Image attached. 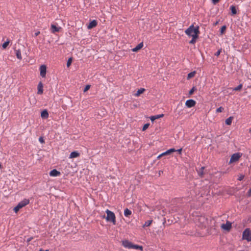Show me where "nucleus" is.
<instances>
[{"label":"nucleus","instance_id":"nucleus-2","mask_svg":"<svg viewBox=\"0 0 251 251\" xmlns=\"http://www.w3.org/2000/svg\"><path fill=\"white\" fill-rule=\"evenodd\" d=\"M107 214L106 217L103 215V218H105L106 221L112 223L114 225H116V216L114 212L107 209L105 211Z\"/></svg>","mask_w":251,"mask_h":251},{"label":"nucleus","instance_id":"nucleus-27","mask_svg":"<svg viewBox=\"0 0 251 251\" xmlns=\"http://www.w3.org/2000/svg\"><path fill=\"white\" fill-rule=\"evenodd\" d=\"M132 249L139 250L140 251H143V248L142 246H139L137 245H133V244L132 245Z\"/></svg>","mask_w":251,"mask_h":251},{"label":"nucleus","instance_id":"nucleus-30","mask_svg":"<svg viewBox=\"0 0 251 251\" xmlns=\"http://www.w3.org/2000/svg\"><path fill=\"white\" fill-rule=\"evenodd\" d=\"M242 87H243V85H242V84H241L239 85L237 87L234 88L233 90L235 91H239L242 88Z\"/></svg>","mask_w":251,"mask_h":251},{"label":"nucleus","instance_id":"nucleus-3","mask_svg":"<svg viewBox=\"0 0 251 251\" xmlns=\"http://www.w3.org/2000/svg\"><path fill=\"white\" fill-rule=\"evenodd\" d=\"M195 222L197 225L201 227H205L207 223V220L204 216H198L196 218Z\"/></svg>","mask_w":251,"mask_h":251},{"label":"nucleus","instance_id":"nucleus-16","mask_svg":"<svg viewBox=\"0 0 251 251\" xmlns=\"http://www.w3.org/2000/svg\"><path fill=\"white\" fill-rule=\"evenodd\" d=\"M176 151V150H175L174 148L170 149L167 150V151H166L165 152L162 153V155H163V156L169 155L171 153H172V152H175Z\"/></svg>","mask_w":251,"mask_h":251},{"label":"nucleus","instance_id":"nucleus-33","mask_svg":"<svg viewBox=\"0 0 251 251\" xmlns=\"http://www.w3.org/2000/svg\"><path fill=\"white\" fill-rule=\"evenodd\" d=\"M196 90L195 87H193L189 92V95H192Z\"/></svg>","mask_w":251,"mask_h":251},{"label":"nucleus","instance_id":"nucleus-34","mask_svg":"<svg viewBox=\"0 0 251 251\" xmlns=\"http://www.w3.org/2000/svg\"><path fill=\"white\" fill-rule=\"evenodd\" d=\"M223 110H224V108L223 107L221 106L216 109V112L217 113L222 112Z\"/></svg>","mask_w":251,"mask_h":251},{"label":"nucleus","instance_id":"nucleus-17","mask_svg":"<svg viewBox=\"0 0 251 251\" xmlns=\"http://www.w3.org/2000/svg\"><path fill=\"white\" fill-rule=\"evenodd\" d=\"M41 117L43 119H47L49 117V113L47 110H44L41 113Z\"/></svg>","mask_w":251,"mask_h":251},{"label":"nucleus","instance_id":"nucleus-29","mask_svg":"<svg viewBox=\"0 0 251 251\" xmlns=\"http://www.w3.org/2000/svg\"><path fill=\"white\" fill-rule=\"evenodd\" d=\"M226 25H223L221 28V30H220V32H221V34H223L225 33L226 30Z\"/></svg>","mask_w":251,"mask_h":251},{"label":"nucleus","instance_id":"nucleus-7","mask_svg":"<svg viewBox=\"0 0 251 251\" xmlns=\"http://www.w3.org/2000/svg\"><path fill=\"white\" fill-rule=\"evenodd\" d=\"M221 228L225 230L229 231L231 228V223L227 221L226 224H223L221 225Z\"/></svg>","mask_w":251,"mask_h":251},{"label":"nucleus","instance_id":"nucleus-46","mask_svg":"<svg viewBox=\"0 0 251 251\" xmlns=\"http://www.w3.org/2000/svg\"><path fill=\"white\" fill-rule=\"evenodd\" d=\"M247 251H251V247H249L247 250Z\"/></svg>","mask_w":251,"mask_h":251},{"label":"nucleus","instance_id":"nucleus-20","mask_svg":"<svg viewBox=\"0 0 251 251\" xmlns=\"http://www.w3.org/2000/svg\"><path fill=\"white\" fill-rule=\"evenodd\" d=\"M163 116H164L163 114H159V115H155V116H153L150 118V119L151 121H154L156 119H158L160 118L163 117Z\"/></svg>","mask_w":251,"mask_h":251},{"label":"nucleus","instance_id":"nucleus-39","mask_svg":"<svg viewBox=\"0 0 251 251\" xmlns=\"http://www.w3.org/2000/svg\"><path fill=\"white\" fill-rule=\"evenodd\" d=\"M212 1L213 3L215 4L219 2V0H212Z\"/></svg>","mask_w":251,"mask_h":251},{"label":"nucleus","instance_id":"nucleus-41","mask_svg":"<svg viewBox=\"0 0 251 251\" xmlns=\"http://www.w3.org/2000/svg\"><path fill=\"white\" fill-rule=\"evenodd\" d=\"M248 194L249 196H250L251 195V189H250L248 191Z\"/></svg>","mask_w":251,"mask_h":251},{"label":"nucleus","instance_id":"nucleus-45","mask_svg":"<svg viewBox=\"0 0 251 251\" xmlns=\"http://www.w3.org/2000/svg\"><path fill=\"white\" fill-rule=\"evenodd\" d=\"M31 237L28 238L27 240V242H29L31 240Z\"/></svg>","mask_w":251,"mask_h":251},{"label":"nucleus","instance_id":"nucleus-14","mask_svg":"<svg viewBox=\"0 0 251 251\" xmlns=\"http://www.w3.org/2000/svg\"><path fill=\"white\" fill-rule=\"evenodd\" d=\"M38 94H42L43 93V84L41 82H40L38 85Z\"/></svg>","mask_w":251,"mask_h":251},{"label":"nucleus","instance_id":"nucleus-31","mask_svg":"<svg viewBox=\"0 0 251 251\" xmlns=\"http://www.w3.org/2000/svg\"><path fill=\"white\" fill-rule=\"evenodd\" d=\"M72 62V58H69V59L68 60L67 62V66L68 67H69L71 65Z\"/></svg>","mask_w":251,"mask_h":251},{"label":"nucleus","instance_id":"nucleus-4","mask_svg":"<svg viewBox=\"0 0 251 251\" xmlns=\"http://www.w3.org/2000/svg\"><path fill=\"white\" fill-rule=\"evenodd\" d=\"M29 202V200L27 199H24L23 201H20L16 206H15L14 208V211L15 213H17V212L22 208L25 206L26 205L28 204Z\"/></svg>","mask_w":251,"mask_h":251},{"label":"nucleus","instance_id":"nucleus-44","mask_svg":"<svg viewBox=\"0 0 251 251\" xmlns=\"http://www.w3.org/2000/svg\"><path fill=\"white\" fill-rule=\"evenodd\" d=\"M39 251H49V250H43V249H41Z\"/></svg>","mask_w":251,"mask_h":251},{"label":"nucleus","instance_id":"nucleus-42","mask_svg":"<svg viewBox=\"0 0 251 251\" xmlns=\"http://www.w3.org/2000/svg\"><path fill=\"white\" fill-rule=\"evenodd\" d=\"M163 156V155H162V153H161V154H160V155H159L157 156V158H158V159H159V158H161V157H162V156Z\"/></svg>","mask_w":251,"mask_h":251},{"label":"nucleus","instance_id":"nucleus-22","mask_svg":"<svg viewBox=\"0 0 251 251\" xmlns=\"http://www.w3.org/2000/svg\"><path fill=\"white\" fill-rule=\"evenodd\" d=\"M233 119V117L232 116L229 117L226 120L225 123L226 125L229 126L231 124L232 121Z\"/></svg>","mask_w":251,"mask_h":251},{"label":"nucleus","instance_id":"nucleus-6","mask_svg":"<svg viewBox=\"0 0 251 251\" xmlns=\"http://www.w3.org/2000/svg\"><path fill=\"white\" fill-rule=\"evenodd\" d=\"M241 157V155L239 153H234L231 156V158L229 160V164L232 163L234 162L238 161L239 158Z\"/></svg>","mask_w":251,"mask_h":251},{"label":"nucleus","instance_id":"nucleus-23","mask_svg":"<svg viewBox=\"0 0 251 251\" xmlns=\"http://www.w3.org/2000/svg\"><path fill=\"white\" fill-rule=\"evenodd\" d=\"M145 91V89L141 88L139 89L137 93L135 94L136 97H139L141 94L143 93Z\"/></svg>","mask_w":251,"mask_h":251},{"label":"nucleus","instance_id":"nucleus-35","mask_svg":"<svg viewBox=\"0 0 251 251\" xmlns=\"http://www.w3.org/2000/svg\"><path fill=\"white\" fill-rule=\"evenodd\" d=\"M222 51V49H219L215 53V55L217 56H218L221 52Z\"/></svg>","mask_w":251,"mask_h":251},{"label":"nucleus","instance_id":"nucleus-43","mask_svg":"<svg viewBox=\"0 0 251 251\" xmlns=\"http://www.w3.org/2000/svg\"><path fill=\"white\" fill-rule=\"evenodd\" d=\"M40 33V32H37L35 33V36H38L39 34Z\"/></svg>","mask_w":251,"mask_h":251},{"label":"nucleus","instance_id":"nucleus-47","mask_svg":"<svg viewBox=\"0 0 251 251\" xmlns=\"http://www.w3.org/2000/svg\"><path fill=\"white\" fill-rule=\"evenodd\" d=\"M2 168L1 164L0 163V169Z\"/></svg>","mask_w":251,"mask_h":251},{"label":"nucleus","instance_id":"nucleus-12","mask_svg":"<svg viewBox=\"0 0 251 251\" xmlns=\"http://www.w3.org/2000/svg\"><path fill=\"white\" fill-rule=\"evenodd\" d=\"M97 25V22L96 20H94L91 21L87 26V28L90 29L96 27Z\"/></svg>","mask_w":251,"mask_h":251},{"label":"nucleus","instance_id":"nucleus-19","mask_svg":"<svg viewBox=\"0 0 251 251\" xmlns=\"http://www.w3.org/2000/svg\"><path fill=\"white\" fill-rule=\"evenodd\" d=\"M132 214V212L131 210L128 209V208H126L124 210V215L126 217H128L129 216H130Z\"/></svg>","mask_w":251,"mask_h":251},{"label":"nucleus","instance_id":"nucleus-28","mask_svg":"<svg viewBox=\"0 0 251 251\" xmlns=\"http://www.w3.org/2000/svg\"><path fill=\"white\" fill-rule=\"evenodd\" d=\"M10 43V40L9 39H7L6 42H5L2 45V47L3 49H5L7 46L9 45Z\"/></svg>","mask_w":251,"mask_h":251},{"label":"nucleus","instance_id":"nucleus-48","mask_svg":"<svg viewBox=\"0 0 251 251\" xmlns=\"http://www.w3.org/2000/svg\"><path fill=\"white\" fill-rule=\"evenodd\" d=\"M178 114L179 115H180V114H181L182 113H181V111H179V112H178Z\"/></svg>","mask_w":251,"mask_h":251},{"label":"nucleus","instance_id":"nucleus-13","mask_svg":"<svg viewBox=\"0 0 251 251\" xmlns=\"http://www.w3.org/2000/svg\"><path fill=\"white\" fill-rule=\"evenodd\" d=\"M60 29H61L60 27L56 26L54 25H51V27H50L51 32L53 33H54L56 32H59Z\"/></svg>","mask_w":251,"mask_h":251},{"label":"nucleus","instance_id":"nucleus-1","mask_svg":"<svg viewBox=\"0 0 251 251\" xmlns=\"http://www.w3.org/2000/svg\"><path fill=\"white\" fill-rule=\"evenodd\" d=\"M185 33L189 37H192V39L189 41V44H194L196 43L200 34L199 26L195 27L193 24L185 30Z\"/></svg>","mask_w":251,"mask_h":251},{"label":"nucleus","instance_id":"nucleus-5","mask_svg":"<svg viewBox=\"0 0 251 251\" xmlns=\"http://www.w3.org/2000/svg\"><path fill=\"white\" fill-rule=\"evenodd\" d=\"M242 239L248 241H251V231L250 228H246L243 232Z\"/></svg>","mask_w":251,"mask_h":251},{"label":"nucleus","instance_id":"nucleus-15","mask_svg":"<svg viewBox=\"0 0 251 251\" xmlns=\"http://www.w3.org/2000/svg\"><path fill=\"white\" fill-rule=\"evenodd\" d=\"M143 47V43L141 42L136 47L132 49V51L133 52H137L141 49Z\"/></svg>","mask_w":251,"mask_h":251},{"label":"nucleus","instance_id":"nucleus-40","mask_svg":"<svg viewBox=\"0 0 251 251\" xmlns=\"http://www.w3.org/2000/svg\"><path fill=\"white\" fill-rule=\"evenodd\" d=\"M182 150V149L181 148V149H178V150H176V151H177V152L179 153V154H181Z\"/></svg>","mask_w":251,"mask_h":251},{"label":"nucleus","instance_id":"nucleus-36","mask_svg":"<svg viewBox=\"0 0 251 251\" xmlns=\"http://www.w3.org/2000/svg\"><path fill=\"white\" fill-rule=\"evenodd\" d=\"M90 85H86V86H85V88H84V89L83 91H84V92H85L87 91L90 89Z\"/></svg>","mask_w":251,"mask_h":251},{"label":"nucleus","instance_id":"nucleus-38","mask_svg":"<svg viewBox=\"0 0 251 251\" xmlns=\"http://www.w3.org/2000/svg\"><path fill=\"white\" fill-rule=\"evenodd\" d=\"M244 178V176L243 175H240L239 176L238 179L239 180L241 181V180H243Z\"/></svg>","mask_w":251,"mask_h":251},{"label":"nucleus","instance_id":"nucleus-24","mask_svg":"<svg viewBox=\"0 0 251 251\" xmlns=\"http://www.w3.org/2000/svg\"><path fill=\"white\" fill-rule=\"evenodd\" d=\"M196 74V71H193V72L189 73L188 74L187 77V79H190L193 78V77H194Z\"/></svg>","mask_w":251,"mask_h":251},{"label":"nucleus","instance_id":"nucleus-26","mask_svg":"<svg viewBox=\"0 0 251 251\" xmlns=\"http://www.w3.org/2000/svg\"><path fill=\"white\" fill-rule=\"evenodd\" d=\"M153 221L151 220H148L146 221L145 224L143 225V227H148L151 226V223H152Z\"/></svg>","mask_w":251,"mask_h":251},{"label":"nucleus","instance_id":"nucleus-49","mask_svg":"<svg viewBox=\"0 0 251 251\" xmlns=\"http://www.w3.org/2000/svg\"><path fill=\"white\" fill-rule=\"evenodd\" d=\"M249 131L251 132V128L250 129Z\"/></svg>","mask_w":251,"mask_h":251},{"label":"nucleus","instance_id":"nucleus-25","mask_svg":"<svg viewBox=\"0 0 251 251\" xmlns=\"http://www.w3.org/2000/svg\"><path fill=\"white\" fill-rule=\"evenodd\" d=\"M15 51L16 52V55L17 57L19 59H21L22 55H21V51L20 50L15 49Z\"/></svg>","mask_w":251,"mask_h":251},{"label":"nucleus","instance_id":"nucleus-21","mask_svg":"<svg viewBox=\"0 0 251 251\" xmlns=\"http://www.w3.org/2000/svg\"><path fill=\"white\" fill-rule=\"evenodd\" d=\"M230 9L231 11L232 15H234L237 14V10H236V8L235 6H234V5L230 6Z\"/></svg>","mask_w":251,"mask_h":251},{"label":"nucleus","instance_id":"nucleus-32","mask_svg":"<svg viewBox=\"0 0 251 251\" xmlns=\"http://www.w3.org/2000/svg\"><path fill=\"white\" fill-rule=\"evenodd\" d=\"M149 126H150L149 124H145L143 127L142 130L143 131L146 130L149 127Z\"/></svg>","mask_w":251,"mask_h":251},{"label":"nucleus","instance_id":"nucleus-8","mask_svg":"<svg viewBox=\"0 0 251 251\" xmlns=\"http://www.w3.org/2000/svg\"><path fill=\"white\" fill-rule=\"evenodd\" d=\"M196 104V101L190 99L186 100L185 105L188 108H191L194 106Z\"/></svg>","mask_w":251,"mask_h":251},{"label":"nucleus","instance_id":"nucleus-18","mask_svg":"<svg viewBox=\"0 0 251 251\" xmlns=\"http://www.w3.org/2000/svg\"><path fill=\"white\" fill-rule=\"evenodd\" d=\"M80 154L76 151H73L70 155V158H74L77 157L79 156Z\"/></svg>","mask_w":251,"mask_h":251},{"label":"nucleus","instance_id":"nucleus-11","mask_svg":"<svg viewBox=\"0 0 251 251\" xmlns=\"http://www.w3.org/2000/svg\"><path fill=\"white\" fill-rule=\"evenodd\" d=\"M60 172L56 169H53L50 172V176H57L60 175Z\"/></svg>","mask_w":251,"mask_h":251},{"label":"nucleus","instance_id":"nucleus-37","mask_svg":"<svg viewBox=\"0 0 251 251\" xmlns=\"http://www.w3.org/2000/svg\"><path fill=\"white\" fill-rule=\"evenodd\" d=\"M39 142L42 143V144H43L45 143V141H44V139H43V138L42 137H40L39 139Z\"/></svg>","mask_w":251,"mask_h":251},{"label":"nucleus","instance_id":"nucleus-9","mask_svg":"<svg viewBox=\"0 0 251 251\" xmlns=\"http://www.w3.org/2000/svg\"><path fill=\"white\" fill-rule=\"evenodd\" d=\"M46 66L45 65H41L40 67V75L42 77H45L46 75Z\"/></svg>","mask_w":251,"mask_h":251},{"label":"nucleus","instance_id":"nucleus-10","mask_svg":"<svg viewBox=\"0 0 251 251\" xmlns=\"http://www.w3.org/2000/svg\"><path fill=\"white\" fill-rule=\"evenodd\" d=\"M122 245L126 248L132 249L133 244L128 240H124L122 242Z\"/></svg>","mask_w":251,"mask_h":251}]
</instances>
